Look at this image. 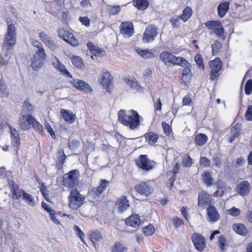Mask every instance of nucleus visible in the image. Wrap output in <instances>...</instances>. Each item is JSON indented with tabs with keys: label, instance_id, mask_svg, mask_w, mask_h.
<instances>
[{
	"label": "nucleus",
	"instance_id": "obj_1",
	"mask_svg": "<svg viewBox=\"0 0 252 252\" xmlns=\"http://www.w3.org/2000/svg\"><path fill=\"white\" fill-rule=\"evenodd\" d=\"M119 121L122 124L128 126L131 129L137 128L140 125V121L143 119L137 112L131 110L126 112L121 110L118 113Z\"/></svg>",
	"mask_w": 252,
	"mask_h": 252
},
{
	"label": "nucleus",
	"instance_id": "obj_2",
	"mask_svg": "<svg viewBox=\"0 0 252 252\" xmlns=\"http://www.w3.org/2000/svg\"><path fill=\"white\" fill-rule=\"evenodd\" d=\"M85 195L80 194L77 189H71L68 197L69 208L72 210H78L85 203Z\"/></svg>",
	"mask_w": 252,
	"mask_h": 252
},
{
	"label": "nucleus",
	"instance_id": "obj_3",
	"mask_svg": "<svg viewBox=\"0 0 252 252\" xmlns=\"http://www.w3.org/2000/svg\"><path fill=\"white\" fill-rule=\"evenodd\" d=\"M17 36L5 35L3 44L2 51L6 57L11 58L12 50L16 42Z\"/></svg>",
	"mask_w": 252,
	"mask_h": 252
},
{
	"label": "nucleus",
	"instance_id": "obj_4",
	"mask_svg": "<svg viewBox=\"0 0 252 252\" xmlns=\"http://www.w3.org/2000/svg\"><path fill=\"white\" fill-rule=\"evenodd\" d=\"M79 174L77 170H72L63 178V185L68 188H73L78 184Z\"/></svg>",
	"mask_w": 252,
	"mask_h": 252
},
{
	"label": "nucleus",
	"instance_id": "obj_5",
	"mask_svg": "<svg viewBox=\"0 0 252 252\" xmlns=\"http://www.w3.org/2000/svg\"><path fill=\"white\" fill-rule=\"evenodd\" d=\"M59 36L65 42L73 46L79 45L78 41L75 38L73 34L64 29H60L58 31Z\"/></svg>",
	"mask_w": 252,
	"mask_h": 252
},
{
	"label": "nucleus",
	"instance_id": "obj_6",
	"mask_svg": "<svg viewBox=\"0 0 252 252\" xmlns=\"http://www.w3.org/2000/svg\"><path fill=\"white\" fill-rule=\"evenodd\" d=\"M112 79V76L108 71L104 70L101 72V84L108 92H110L113 89Z\"/></svg>",
	"mask_w": 252,
	"mask_h": 252
},
{
	"label": "nucleus",
	"instance_id": "obj_7",
	"mask_svg": "<svg viewBox=\"0 0 252 252\" xmlns=\"http://www.w3.org/2000/svg\"><path fill=\"white\" fill-rule=\"evenodd\" d=\"M34 118L31 115H21L19 119L18 125L22 130H29L32 126Z\"/></svg>",
	"mask_w": 252,
	"mask_h": 252
},
{
	"label": "nucleus",
	"instance_id": "obj_8",
	"mask_svg": "<svg viewBox=\"0 0 252 252\" xmlns=\"http://www.w3.org/2000/svg\"><path fill=\"white\" fill-rule=\"evenodd\" d=\"M191 239L197 250L199 252L204 251L206 244L204 237L201 234L194 233L191 235Z\"/></svg>",
	"mask_w": 252,
	"mask_h": 252
},
{
	"label": "nucleus",
	"instance_id": "obj_9",
	"mask_svg": "<svg viewBox=\"0 0 252 252\" xmlns=\"http://www.w3.org/2000/svg\"><path fill=\"white\" fill-rule=\"evenodd\" d=\"M135 189L137 192L141 195L148 196L153 191V188L151 186L150 182H142L135 187Z\"/></svg>",
	"mask_w": 252,
	"mask_h": 252
},
{
	"label": "nucleus",
	"instance_id": "obj_10",
	"mask_svg": "<svg viewBox=\"0 0 252 252\" xmlns=\"http://www.w3.org/2000/svg\"><path fill=\"white\" fill-rule=\"evenodd\" d=\"M70 83L76 89L82 91L85 93H89L92 91V89L90 85L84 80L73 79L70 81Z\"/></svg>",
	"mask_w": 252,
	"mask_h": 252
},
{
	"label": "nucleus",
	"instance_id": "obj_11",
	"mask_svg": "<svg viewBox=\"0 0 252 252\" xmlns=\"http://www.w3.org/2000/svg\"><path fill=\"white\" fill-rule=\"evenodd\" d=\"M136 164L138 167L145 170H150L153 167V162L148 159L146 155H141L136 160Z\"/></svg>",
	"mask_w": 252,
	"mask_h": 252
},
{
	"label": "nucleus",
	"instance_id": "obj_12",
	"mask_svg": "<svg viewBox=\"0 0 252 252\" xmlns=\"http://www.w3.org/2000/svg\"><path fill=\"white\" fill-rule=\"evenodd\" d=\"M157 34L156 28L152 25H150L147 27L144 33L143 41L147 43L152 42L155 39Z\"/></svg>",
	"mask_w": 252,
	"mask_h": 252
},
{
	"label": "nucleus",
	"instance_id": "obj_13",
	"mask_svg": "<svg viewBox=\"0 0 252 252\" xmlns=\"http://www.w3.org/2000/svg\"><path fill=\"white\" fill-rule=\"evenodd\" d=\"M220 216L217 208L213 205H209L207 208V220L211 223L217 222Z\"/></svg>",
	"mask_w": 252,
	"mask_h": 252
},
{
	"label": "nucleus",
	"instance_id": "obj_14",
	"mask_svg": "<svg viewBox=\"0 0 252 252\" xmlns=\"http://www.w3.org/2000/svg\"><path fill=\"white\" fill-rule=\"evenodd\" d=\"M46 53H35L32 61L31 66L35 70H38L42 66L46 59Z\"/></svg>",
	"mask_w": 252,
	"mask_h": 252
},
{
	"label": "nucleus",
	"instance_id": "obj_15",
	"mask_svg": "<svg viewBox=\"0 0 252 252\" xmlns=\"http://www.w3.org/2000/svg\"><path fill=\"white\" fill-rule=\"evenodd\" d=\"M212 196L205 191L199 193L198 197V205L200 207H206L212 205Z\"/></svg>",
	"mask_w": 252,
	"mask_h": 252
},
{
	"label": "nucleus",
	"instance_id": "obj_16",
	"mask_svg": "<svg viewBox=\"0 0 252 252\" xmlns=\"http://www.w3.org/2000/svg\"><path fill=\"white\" fill-rule=\"evenodd\" d=\"M40 39L52 50H55L57 46L55 44L53 39L44 31H41L39 33Z\"/></svg>",
	"mask_w": 252,
	"mask_h": 252
},
{
	"label": "nucleus",
	"instance_id": "obj_17",
	"mask_svg": "<svg viewBox=\"0 0 252 252\" xmlns=\"http://www.w3.org/2000/svg\"><path fill=\"white\" fill-rule=\"evenodd\" d=\"M121 33L125 37H129L132 36L134 33L133 24L130 22H125L122 23L120 28Z\"/></svg>",
	"mask_w": 252,
	"mask_h": 252
},
{
	"label": "nucleus",
	"instance_id": "obj_18",
	"mask_svg": "<svg viewBox=\"0 0 252 252\" xmlns=\"http://www.w3.org/2000/svg\"><path fill=\"white\" fill-rule=\"evenodd\" d=\"M10 133V138L12 145L16 149H18L20 145V134L16 128L9 126Z\"/></svg>",
	"mask_w": 252,
	"mask_h": 252
},
{
	"label": "nucleus",
	"instance_id": "obj_19",
	"mask_svg": "<svg viewBox=\"0 0 252 252\" xmlns=\"http://www.w3.org/2000/svg\"><path fill=\"white\" fill-rule=\"evenodd\" d=\"M51 63L63 75H65L70 78L72 76L70 73L66 69L65 66L59 61L56 57H53L51 60Z\"/></svg>",
	"mask_w": 252,
	"mask_h": 252
},
{
	"label": "nucleus",
	"instance_id": "obj_20",
	"mask_svg": "<svg viewBox=\"0 0 252 252\" xmlns=\"http://www.w3.org/2000/svg\"><path fill=\"white\" fill-rule=\"evenodd\" d=\"M60 114H61L63 120L67 123L72 124L75 121V115L73 114L72 112L70 111L62 109L60 110Z\"/></svg>",
	"mask_w": 252,
	"mask_h": 252
},
{
	"label": "nucleus",
	"instance_id": "obj_21",
	"mask_svg": "<svg viewBox=\"0 0 252 252\" xmlns=\"http://www.w3.org/2000/svg\"><path fill=\"white\" fill-rule=\"evenodd\" d=\"M160 58L166 65H173L175 56L168 52H163L160 55Z\"/></svg>",
	"mask_w": 252,
	"mask_h": 252
},
{
	"label": "nucleus",
	"instance_id": "obj_22",
	"mask_svg": "<svg viewBox=\"0 0 252 252\" xmlns=\"http://www.w3.org/2000/svg\"><path fill=\"white\" fill-rule=\"evenodd\" d=\"M141 222L140 217L136 214L132 215L126 220V223L127 225H130L133 227L138 226Z\"/></svg>",
	"mask_w": 252,
	"mask_h": 252
},
{
	"label": "nucleus",
	"instance_id": "obj_23",
	"mask_svg": "<svg viewBox=\"0 0 252 252\" xmlns=\"http://www.w3.org/2000/svg\"><path fill=\"white\" fill-rule=\"evenodd\" d=\"M210 68L212 73H218L222 68V63L219 58H216L214 60L209 63Z\"/></svg>",
	"mask_w": 252,
	"mask_h": 252
},
{
	"label": "nucleus",
	"instance_id": "obj_24",
	"mask_svg": "<svg viewBox=\"0 0 252 252\" xmlns=\"http://www.w3.org/2000/svg\"><path fill=\"white\" fill-rule=\"evenodd\" d=\"M109 184V182L106 180H101L99 186L96 189L94 188L92 189L91 193L94 195L98 196L102 193Z\"/></svg>",
	"mask_w": 252,
	"mask_h": 252
},
{
	"label": "nucleus",
	"instance_id": "obj_25",
	"mask_svg": "<svg viewBox=\"0 0 252 252\" xmlns=\"http://www.w3.org/2000/svg\"><path fill=\"white\" fill-rule=\"evenodd\" d=\"M241 124H237L232 127L229 139L230 143H232L235 139L239 136L241 128Z\"/></svg>",
	"mask_w": 252,
	"mask_h": 252
},
{
	"label": "nucleus",
	"instance_id": "obj_26",
	"mask_svg": "<svg viewBox=\"0 0 252 252\" xmlns=\"http://www.w3.org/2000/svg\"><path fill=\"white\" fill-rule=\"evenodd\" d=\"M250 190V185L247 181L241 182L237 186V191L242 195H244L248 193Z\"/></svg>",
	"mask_w": 252,
	"mask_h": 252
},
{
	"label": "nucleus",
	"instance_id": "obj_27",
	"mask_svg": "<svg viewBox=\"0 0 252 252\" xmlns=\"http://www.w3.org/2000/svg\"><path fill=\"white\" fill-rule=\"evenodd\" d=\"M117 206L121 212L125 211L129 207L128 201L126 196H122L117 201Z\"/></svg>",
	"mask_w": 252,
	"mask_h": 252
},
{
	"label": "nucleus",
	"instance_id": "obj_28",
	"mask_svg": "<svg viewBox=\"0 0 252 252\" xmlns=\"http://www.w3.org/2000/svg\"><path fill=\"white\" fill-rule=\"evenodd\" d=\"M11 191L12 193L13 199L17 200L19 199L21 197V195L23 196V194L25 192L23 189H20L17 185L14 183H12Z\"/></svg>",
	"mask_w": 252,
	"mask_h": 252
},
{
	"label": "nucleus",
	"instance_id": "obj_29",
	"mask_svg": "<svg viewBox=\"0 0 252 252\" xmlns=\"http://www.w3.org/2000/svg\"><path fill=\"white\" fill-rule=\"evenodd\" d=\"M146 141L151 145L155 144L158 139V136L153 132H149L145 134Z\"/></svg>",
	"mask_w": 252,
	"mask_h": 252
},
{
	"label": "nucleus",
	"instance_id": "obj_30",
	"mask_svg": "<svg viewBox=\"0 0 252 252\" xmlns=\"http://www.w3.org/2000/svg\"><path fill=\"white\" fill-rule=\"evenodd\" d=\"M233 229L240 235L244 236L247 233L246 226L242 223H235L233 225Z\"/></svg>",
	"mask_w": 252,
	"mask_h": 252
},
{
	"label": "nucleus",
	"instance_id": "obj_31",
	"mask_svg": "<svg viewBox=\"0 0 252 252\" xmlns=\"http://www.w3.org/2000/svg\"><path fill=\"white\" fill-rule=\"evenodd\" d=\"M190 66H184L185 68L183 70L181 80L185 83L188 82L191 78Z\"/></svg>",
	"mask_w": 252,
	"mask_h": 252
},
{
	"label": "nucleus",
	"instance_id": "obj_32",
	"mask_svg": "<svg viewBox=\"0 0 252 252\" xmlns=\"http://www.w3.org/2000/svg\"><path fill=\"white\" fill-rule=\"evenodd\" d=\"M66 158V156L64 154V149L63 148L60 149L58 152V159L57 162V165L58 168L62 167Z\"/></svg>",
	"mask_w": 252,
	"mask_h": 252
},
{
	"label": "nucleus",
	"instance_id": "obj_33",
	"mask_svg": "<svg viewBox=\"0 0 252 252\" xmlns=\"http://www.w3.org/2000/svg\"><path fill=\"white\" fill-rule=\"evenodd\" d=\"M87 47L91 52V53L95 56H100L103 54L104 51L101 49L95 46L92 42L87 43Z\"/></svg>",
	"mask_w": 252,
	"mask_h": 252
},
{
	"label": "nucleus",
	"instance_id": "obj_34",
	"mask_svg": "<svg viewBox=\"0 0 252 252\" xmlns=\"http://www.w3.org/2000/svg\"><path fill=\"white\" fill-rule=\"evenodd\" d=\"M133 4L139 10H145L149 6L148 0H134Z\"/></svg>",
	"mask_w": 252,
	"mask_h": 252
},
{
	"label": "nucleus",
	"instance_id": "obj_35",
	"mask_svg": "<svg viewBox=\"0 0 252 252\" xmlns=\"http://www.w3.org/2000/svg\"><path fill=\"white\" fill-rule=\"evenodd\" d=\"M202 180L208 187L214 184L213 178L212 177L211 173L209 172H205L202 175Z\"/></svg>",
	"mask_w": 252,
	"mask_h": 252
},
{
	"label": "nucleus",
	"instance_id": "obj_36",
	"mask_svg": "<svg viewBox=\"0 0 252 252\" xmlns=\"http://www.w3.org/2000/svg\"><path fill=\"white\" fill-rule=\"evenodd\" d=\"M229 9V3L228 2H223L219 4L218 7L219 15L223 17Z\"/></svg>",
	"mask_w": 252,
	"mask_h": 252
},
{
	"label": "nucleus",
	"instance_id": "obj_37",
	"mask_svg": "<svg viewBox=\"0 0 252 252\" xmlns=\"http://www.w3.org/2000/svg\"><path fill=\"white\" fill-rule=\"evenodd\" d=\"M90 239L96 248V243L102 239V236L99 231H95L91 234Z\"/></svg>",
	"mask_w": 252,
	"mask_h": 252
},
{
	"label": "nucleus",
	"instance_id": "obj_38",
	"mask_svg": "<svg viewBox=\"0 0 252 252\" xmlns=\"http://www.w3.org/2000/svg\"><path fill=\"white\" fill-rule=\"evenodd\" d=\"M208 140L207 136L202 133L198 134L195 136V142L197 145L202 146L204 145Z\"/></svg>",
	"mask_w": 252,
	"mask_h": 252
},
{
	"label": "nucleus",
	"instance_id": "obj_39",
	"mask_svg": "<svg viewBox=\"0 0 252 252\" xmlns=\"http://www.w3.org/2000/svg\"><path fill=\"white\" fill-rule=\"evenodd\" d=\"M136 53L144 59H150L154 57L153 53L148 49L137 48Z\"/></svg>",
	"mask_w": 252,
	"mask_h": 252
},
{
	"label": "nucleus",
	"instance_id": "obj_40",
	"mask_svg": "<svg viewBox=\"0 0 252 252\" xmlns=\"http://www.w3.org/2000/svg\"><path fill=\"white\" fill-rule=\"evenodd\" d=\"M31 43L35 47L37 48L38 50L35 52V53H38L40 54H43V53H46L45 51L43 48V45L41 42L38 40H36L34 39H31Z\"/></svg>",
	"mask_w": 252,
	"mask_h": 252
},
{
	"label": "nucleus",
	"instance_id": "obj_41",
	"mask_svg": "<svg viewBox=\"0 0 252 252\" xmlns=\"http://www.w3.org/2000/svg\"><path fill=\"white\" fill-rule=\"evenodd\" d=\"M173 65H179L182 67L190 66V64L183 57L175 56Z\"/></svg>",
	"mask_w": 252,
	"mask_h": 252
},
{
	"label": "nucleus",
	"instance_id": "obj_42",
	"mask_svg": "<svg viewBox=\"0 0 252 252\" xmlns=\"http://www.w3.org/2000/svg\"><path fill=\"white\" fill-rule=\"evenodd\" d=\"M192 14V10L191 7L187 6L184 9L183 14L181 15V19L184 22H187L191 17Z\"/></svg>",
	"mask_w": 252,
	"mask_h": 252
},
{
	"label": "nucleus",
	"instance_id": "obj_43",
	"mask_svg": "<svg viewBox=\"0 0 252 252\" xmlns=\"http://www.w3.org/2000/svg\"><path fill=\"white\" fill-rule=\"evenodd\" d=\"M217 186L218 189L221 190L220 193L219 191L217 190L214 193V196L221 195L223 192L226 190V187L225 184L220 180H218L216 183H214Z\"/></svg>",
	"mask_w": 252,
	"mask_h": 252
},
{
	"label": "nucleus",
	"instance_id": "obj_44",
	"mask_svg": "<svg viewBox=\"0 0 252 252\" xmlns=\"http://www.w3.org/2000/svg\"><path fill=\"white\" fill-rule=\"evenodd\" d=\"M206 26L213 30V31L211 32V34H212L213 32H214L216 30L220 28V26H222V24L220 22L217 21H211L207 22L206 23Z\"/></svg>",
	"mask_w": 252,
	"mask_h": 252
},
{
	"label": "nucleus",
	"instance_id": "obj_45",
	"mask_svg": "<svg viewBox=\"0 0 252 252\" xmlns=\"http://www.w3.org/2000/svg\"><path fill=\"white\" fill-rule=\"evenodd\" d=\"M8 94L7 88L3 80L0 77V95L2 97H6L8 95Z\"/></svg>",
	"mask_w": 252,
	"mask_h": 252
},
{
	"label": "nucleus",
	"instance_id": "obj_46",
	"mask_svg": "<svg viewBox=\"0 0 252 252\" xmlns=\"http://www.w3.org/2000/svg\"><path fill=\"white\" fill-rule=\"evenodd\" d=\"M23 198L26 202L31 206H34L35 205V201L33 196L26 193L25 191L23 194Z\"/></svg>",
	"mask_w": 252,
	"mask_h": 252
},
{
	"label": "nucleus",
	"instance_id": "obj_47",
	"mask_svg": "<svg viewBox=\"0 0 252 252\" xmlns=\"http://www.w3.org/2000/svg\"><path fill=\"white\" fill-rule=\"evenodd\" d=\"M211 47L213 55H216L220 51L222 48V44L218 41H215L214 43L212 44Z\"/></svg>",
	"mask_w": 252,
	"mask_h": 252
},
{
	"label": "nucleus",
	"instance_id": "obj_48",
	"mask_svg": "<svg viewBox=\"0 0 252 252\" xmlns=\"http://www.w3.org/2000/svg\"><path fill=\"white\" fill-rule=\"evenodd\" d=\"M72 64L78 68H81L83 65V61L81 58L77 56H73L71 58Z\"/></svg>",
	"mask_w": 252,
	"mask_h": 252
},
{
	"label": "nucleus",
	"instance_id": "obj_49",
	"mask_svg": "<svg viewBox=\"0 0 252 252\" xmlns=\"http://www.w3.org/2000/svg\"><path fill=\"white\" fill-rule=\"evenodd\" d=\"M219 246L222 251H224L228 246L227 240L223 235H220L219 238Z\"/></svg>",
	"mask_w": 252,
	"mask_h": 252
},
{
	"label": "nucleus",
	"instance_id": "obj_50",
	"mask_svg": "<svg viewBox=\"0 0 252 252\" xmlns=\"http://www.w3.org/2000/svg\"><path fill=\"white\" fill-rule=\"evenodd\" d=\"M50 215L52 221L56 224H60L59 221V217L61 216L60 212H58L54 210L50 211Z\"/></svg>",
	"mask_w": 252,
	"mask_h": 252
},
{
	"label": "nucleus",
	"instance_id": "obj_51",
	"mask_svg": "<svg viewBox=\"0 0 252 252\" xmlns=\"http://www.w3.org/2000/svg\"><path fill=\"white\" fill-rule=\"evenodd\" d=\"M80 146V142L74 139L68 140V147L71 150H76Z\"/></svg>",
	"mask_w": 252,
	"mask_h": 252
},
{
	"label": "nucleus",
	"instance_id": "obj_52",
	"mask_svg": "<svg viewBox=\"0 0 252 252\" xmlns=\"http://www.w3.org/2000/svg\"><path fill=\"white\" fill-rule=\"evenodd\" d=\"M112 252H127V248L120 243L115 244Z\"/></svg>",
	"mask_w": 252,
	"mask_h": 252
},
{
	"label": "nucleus",
	"instance_id": "obj_53",
	"mask_svg": "<svg viewBox=\"0 0 252 252\" xmlns=\"http://www.w3.org/2000/svg\"><path fill=\"white\" fill-rule=\"evenodd\" d=\"M182 163L185 167H190L192 165V160L189 155H185L182 159Z\"/></svg>",
	"mask_w": 252,
	"mask_h": 252
},
{
	"label": "nucleus",
	"instance_id": "obj_54",
	"mask_svg": "<svg viewBox=\"0 0 252 252\" xmlns=\"http://www.w3.org/2000/svg\"><path fill=\"white\" fill-rule=\"evenodd\" d=\"M155 231V227L151 224H149L143 228V232L146 236L153 235Z\"/></svg>",
	"mask_w": 252,
	"mask_h": 252
},
{
	"label": "nucleus",
	"instance_id": "obj_55",
	"mask_svg": "<svg viewBox=\"0 0 252 252\" xmlns=\"http://www.w3.org/2000/svg\"><path fill=\"white\" fill-rule=\"evenodd\" d=\"M181 19L180 17H172L169 21L173 28H178L181 25Z\"/></svg>",
	"mask_w": 252,
	"mask_h": 252
},
{
	"label": "nucleus",
	"instance_id": "obj_56",
	"mask_svg": "<svg viewBox=\"0 0 252 252\" xmlns=\"http://www.w3.org/2000/svg\"><path fill=\"white\" fill-rule=\"evenodd\" d=\"M32 126L35 130L38 131L40 133L42 134L43 133V126L39 122H38L35 119H34L33 120V123Z\"/></svg>",
	"mask_w": 252,
	"mask_h": 252
},
{
	"label": "nucleus",
	"instance_id": "obj_57",
	"mask_svg": "<svg viewBox=\"0 0 252 252\" xmlns=\"http://www.w3.org/2000/svg\"><path fill=\"white\" fill-rule=\"evenodd\" d=\"M6 35H10L13 36H17L16 29L15 26L12 24H9L8 23L7 31Z\"/></svg>",
	"mask_w": 252,
	"mask_h": 252
},
{
	"label": "nucleus",
	"instance_id": "obj_58",
	"mask_svg": "<svg viewBox=\"0 0 252 252\" xmlns=\"http://www.w3.org/2000/svg\"><path fill=\"white\" fill-rule=\"evenodd\" d=\"M227 214L233 217H237L240 215L241 211L240 209L233 207L231 209L227 210Z\"/></svg>",
	"mask_w": 252,
	"mask_h": 252
},
{
	"label": "nucleus",
	"instance_id": "obj_59",
	"mask_svg": "<svg viewBox=\"0 0 252 252\" xmlns=\"http://www.w3.org/2000/svg\"><path fill=\"white\" fill-rule=\"evenodd\" d=\"M73 229L75 233H76V234L77 235V236L80 237L81 241L83 243H85L84 239L85 235L83 232L80 229V228L77 225H74Z\"/></svg>",
	"mask_w": 252,
	"mask_h": 252
},
{
	"label": "nucleus",
	"instance_id": "obj_60",
	"mask_svg": "<svg viewBox=\"0 0 252 252\" xmlns=\"http://www.w3.org/2000/svg\"><path fill=\"white\" fill-rule=\"evenodd\" d=\"M126 83L132 88L135 89L136 90H139L140 89V86L135 79L128 80Z\"/></svg>",
	"mask_w": 252,
	"mask_h": 252
},
{
	"label": "nucleus",
	"instance_id": "obj_61",
	"mask_svg": "<svg viewBox=\"0 0 252 252\" xmlns=\"http://www.w3.org/2000/svg\"><path fill=\"white\" fill-rule=\"evenodd\" d=\"M245 93L247 95L250 94L252 92V80L249 79L247 81L245 85Z\"/></svg>",
	"mask_w": 252,
	"mask_h": 252
},
{
	"label": "nucleus",
	"instance_id": "obj_62",
	"mask_svg": "<svg viewBox=\"0 0 252 252\" xmlns=\"http://www.w3.org/2000/svg\"><path fill=\"white\" fill-rule=\"evenodd\" d=\"M121 8L120 6H109L108 10L109 12L112 15H116L119 13Z\"/></svg>",
	"mask_w": 252,
	"mask_h": 252
},
{
	"label": "nucleus",
	"instance_id": "obj_63",
	"mask_svg": "<svg viewBox=\"0 0 252 252\" xmlns=\"http://www.w3.org/2000/svg\"><path fill=\"white\" fill-rule=\"evenodd\" d=\"M172 221L176 228H178L184 224L183 220L177 217L173 218L172 219Z\"/></svg>",
	"mask_w": 252,
	"mask_h": 252
},
{
	"label": "nucleus",
	"instance_id": "obj_64",
	"mask_svg": "<svg viewBox=\"0 0 252 252\" xmlns=\"http://www.w3.org/2000/svg\"><path fill=\"white\" fill-rule=\"evenodd\" d=\"M245 118L248 121H252V105L248 107L245 114Z\"/></svg>",
	"mask_w": 252,
	"mask_h": 252
}]
</instances>
